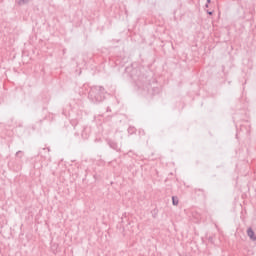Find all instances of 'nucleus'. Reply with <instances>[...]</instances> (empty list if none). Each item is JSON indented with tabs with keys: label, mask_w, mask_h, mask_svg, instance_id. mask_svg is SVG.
<instances>
[{
	"label": "nucleus",
	"mask_w": 256,
	"mask_h": 256,
	"mask_svg": "<svg viewBox=\"0 0 256 256\" xmlns=\"http://www.w3.org/2000/svg\"><path fill=\"white\" fill-rule=\"evenodd\" d=\"M88 98L92 103H101V101L105 100V88L101 86L91 87Z\"/></svg>",
	"instance_id": "1"
},
{
	"label": "nucleus",
	"mask_w": 256,
	"mask_h": 256,
	"mask_svg": "<svg viewBox=\"0 0 256 256\" xmlns=\"http://www.w3.org/2000/svg\"><path fill=\"white\" fill-rule=\"evenodd\" d=\"M107 143L111 149H114V151H119V144H117V142L108 140Z\"/></svg>",
	"instance_id": "2"
},
{
	"label": "nucleus",
	"mask_w": 256,
	"mask_h": 256,
	"mask_svg": "<svg viewBox=\"0 0 256 256\" xmlns=\"http://www.w3.org/2000/svg\"><path fill=\"white\" fill-rule=\"evenodd\" d=\"M247 235L251 239V241H256L255 232L253 231V228L247 229Z\"/></svg>",
	"instance_id": "3"
},
{
	"label": "nucleus",
	"mask_w": 256,
	"mask_h": 256,
	"mask_svg": "<svg viewBox=\"0 0 256 256\" xmlns=\"http://www.w3.org/2000/svg\"><path fill=\"white\" fill-rule=\"evenodd\" d=\"M172 204L174 206L179 205V198L177 196H172Z\"/></svg>",
	"instance_id": "4"
},
{
	"label": "nucleus",
	"mask_w": 256,
	"mask_h": 256,
	"mask_svg": "<svg viewBox=\"0 0 256 256\" xmlns=\"http://www.w3.org/2000/svg\"><path fill=\"white\" fill-rule=\"evenodd\" d=\"M29 1H31V0H16V3L18 5H27V3H29Z\"/></svg>",
	"instance_id": "5"
},
{
	"label": "nucleus",
	"mask_w": 256,
	"mask_h": 256,
	"mask_svg": "<svg viewBox=\"0 0 256 256\" xmlns=\"http://www.w3.org/2000/svg\"><path fill=\"white\" fill-rule=\"evenodd\" d=\"M128 133H129L130 135H133V133H135V128H134V127H129V128H128Z\"/></svg>",
	"instance_id": "6"
},
{
	"label": "nucleus",
	"mask_w": 256,
	"mask_h": 256,
	"mask_svg": "<svg viewBox=\"0 0 256 256\" xmlns=\"http://www.w3.org/2000/svg\"><path fill=\"white\" fill-rule=\"evenodd\" d=\"M20 155H23V151L19 150L18 152H16V157H20Z\"/></svg>",
	"instance_id": "7"
},
{
	"label": "nucleus",
	"mask_w": 256,
	"mask_h": 256,
	"mask_svg": "<svg viewBox=\"0 0 256 256\" xmlns=\"http://www.w3.org/2000/svg\"><path fill=\"white\" fill-rule=\"evenodd\" d=\"M44 153H49L50 149L49 148H43Z\"/></svg>",
	"instance_id": "8"
},
{
	"label": "nucleus",
	"mask_w": 256,
	"mask_h": 256,
	"mask_svg": "<svg viewBox=\"0 0 256 256\" xmlns=\"http://www.w3.org/2000/svg\"><path fill=\"white\" fill-rule=\"evenodd\" d=\"M208 15H213L212 11H207Z\"/></svg>",
	"instance_id": "9"
},
{
	"label": "nucleus",
	"mask_w": 256,
	"mask_h": 256,
	"mask_svg": "<svg viewBox=\"0 0 256 256\" xmlns=\"http://www.w3.org/2000/svg\"><path fill=\"white\" fill-rule=\"evenodd\" d=\"M211 3V0H207V4Z\"/></svg>",
	"instance_id": "10"
},
{
	"label": "nucleus",
	"mask_w": 256,
	"mask_h": 256,
	"mask_svg": "<svg viewBox=\"0 0 256 256\" xmlns=\"http://www.w3.org/2000/svg\"><path fill=\"white\" fill-rule=\"evenodd\" d=\"M205 7H206V8L209 7V4H206Z\"/></svg>",
	"instance_id": "11"
},
{
	"label": "nucleus",
	"mask_w": 256,
	"mask_h": 256,
	"mask_svg": "<svg viewBox=\"0 0 256 256\" xmlns=\"http://www.w3.org/2000/svg\"><path fill=\"white\" fill-rule=\"evenodd\" d=\"M107 111H111V109L108 107V108H107Z\"/></svg>",
	"instance_id": "12"
}]
</instances>
